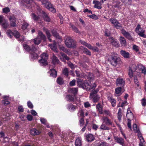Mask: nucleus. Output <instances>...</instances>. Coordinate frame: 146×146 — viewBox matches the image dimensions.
Wrapping results in <instances>:
<instances>
[{
    "mask_svg": "<svg viewBox=\"0 0 146 146\" xmlns=\"http://www.w3.org/2000/svg\"><path fill=\"white\" fill-rule=\"evenodd\" d=\"M76 79V83L79 87L82 88L86 91L90 90L92 89V90L90 91H96L94 90L96 86V85L95 83L93 84L92 86H91V83H88V81L86 80H85L83 82V80L82 79L78 78Z\"/></svg>",
    "mask_w": 146,
    "mask_h": 146,
    "instance_id": "obj_1",
    "label": "nucleus"
},
{
    "mask_svg": "<svg viewBox=\"0 0 146 146\" xmlns=\"http://www.w3.org/2000/svg\"><path fill=\"white\" fill-rule=\"evenodd\" d=\"M23 47L26 51L29 52L32 59H35L38 58L37 54L35 53L38 50L37 48L35 46L33 45L30 47L28 45L25 44L23 45Z\"/></svg>",
    "mask_w": 146,
    "mask_h": 146,
    "instance_id": "obj_2",
    "label": "nucleus"
},
{
    "mask_svg": "<svg viewBox=\"0 0 146 146\" xmlns=\"http://www.w3.org/2000/svg\"><path fill=\"white\" fill-rule=\"evenodd\" d=\"M76 42L70 37H67L65 38V43L68 48H75L76 47Z\"/></svg>",
    "mask_w": 146,
    "mask_h": 146,
    "instance_id": "obj_3",
    "label": "nucleus"
},
{
    "mask_svg": "<svg viewBox=\"0 0 146 146\" xmlns=\"http://www.w3.org/2000/svg\"><path fill=\"white\" fill-rule=\"evenodd\" d=\"M121 59L118 57L117 54L113 52V54L111 56L110 62L111 64L114 66H116L119 63Z\"/></svg>",
    "mask_w": 146,
    "mask_h": 146,
    "instance_id": "obj_4",
    "label": "nucleus"
},
{
    "mask_svg": "<svg viewBox=\"0 0 146 146\" xmlns=\"http://www.w3.org/2000/svg\"><path fill=\"white\" fill-rule=\"evenodd\" d=\"M41 59L39 60L41 66H45L48 65V62L47 61L48 58V55L46 53H43L41 55Z\"/></svg>",
    "mask_w": 146,
    "mask_h": 146,
    "instance_id": "obj_5",
    "label": "nucleus"
},
{
    "mask_svg": "<svg viewBox=\"0 0 146 146\" xmlns=\"http://www.w3.org/2000/svg\"><path fill=\"white\" fill-rule=\"evenodd\" d=\"M135 31L140 36L144 38L146 37V35L144 34L145 30L141 27L140 25H137L135 29Z\"/></svg>",
    "mask_w": 146,
    "mask_h": 146,
    "instance_id": "obj_6",
    "label": "nucleus"
},
{
    "mask_svg": "<svg viewBox=\"0 0 146 146\" xmlns=\"http://www.w3.org/2000/svg\"><path fill=\"white\" fill-rule=\"evenodd\" d=\"M10 21V25L11 27H15L17 25L16 24V18L14 15L10 16L9 17Z\"/></svg>",
    "mask_w": 146,
    "mask_h": 146,
    "instance_id": "obj_7",
    "label": "nucleus"
},
{
    "mask_svg": "<svg viewBox=\"0 0 146 146\" xmlns=\"http://www.w3.org/2000/svg\"><path fill=\"white\" fill-rule=\"evenodd\" d=\"M109 40L111 44L116 48H118L119 45L117 40L115 38L111 36L109 38Z\"/></svg>",
    "mask_w": 146,
    "mask_h": 146,
    "instance_id": "obj_8",
    "label": "nucleus"
},
{
    "mask_svg": "<svg viewBox=\"0 0 146 146\" xmlns=\"http://www.w3.org/2000/svg\"><path fill=\"white\" fill-rule=\"evenodd\" d=\"M110 21L116 29H118L121 27V25L116 19L111 18L110 19Z\"/></svg>",
    "mask_w": 146,
    "mask_h": 146,
    "instance_id": "obj_9",
    "label": "nucleus"
},
{
    "mask_svg": "<svg viewBox=\"0 0 146 146\" xmlns=\"http://www.w3.org/2000/svg\"><path fill=\"white\" fill-rule=\"evenodd\" d=\"M90 98H93L94 102L96 103L99 100L100 97L97 94V92H92L90 94Z\"/></svg>",
    "mask_w": 146,
    "mask_h": 146,
    "instance_id": "obj_10",
    "label": "nucleus"
},
{
    "mask_svg": "<svg viewBox=\"0 0 146 146\" xmlns=\"http://www.w3.org/2000/svg\"><path fill=\"white\" fill-rule=\"evenodd\" d=\"M121 32L122 34L126 38L130 40H133V38L131 36L130 34L128 32H127L124 29H123L121 30Z\"/></svg>",
    "mask_w": 146,
    "mask_h": 146,
    "instance_id": "obj_11",
    "label": "nucleus"
},
{
    "mask_svg": "<svg viewBox=\"0 0 146 146\" xmlns=\"http://www.w3.org/2000/svg\"><path fill=\"white\" fill-rule=\"evenodd\" d=\"M114 139L115 142L122 145L124 144V140L121 137L115 136L114 137Z\"/></svg>",
    "mask_w": 146,
    "mask_h": 146,
    "instance_id": "obj_12",
    "label": "nucleus"
},
{
    "mask_svg": "<svg viewBox=\"0 0 146 146\" xmlns=\"http://www.w3.org/2000/svg\"><path fill=\"white\" fill-rule=\"evenodd\" d=\"M116 83L117 86L123 87L125 84V81L122 78H118L116 81Z\"/></svg>",
    "mask_w": 146,
    "mask_h": 146,
    "instance_id": "obj_13",
    "label": "nucleus"
},
{
    "mask_svg": "<svg viewBox=\"0 0 146 146\" xmlns=\"http://www.w3.org/2000/svg\"><path fill=\"white\" fill-rule=\"evenodd\" d=\"M42 18L44 21L47 22H49L50 21L51 19L48 16V14L43 11H42Z\"/></svg>",
    "mask_w": 146,
    "mask_h": 146,
    "instance_id": "obj_14",
    "label": "nucleus"
},
{
    "mask_svg": "<svg viewBox=\"0 0 146 146\" xmlns=\"http://www.w3.org/2000/svg\"><path fill=\"white\" fill-rule=\"evenodd\" d=\"M73 94V95H68L66 96V98L68 101L69 102H72L74 101V98L76 97L75 95L77 94V92H74Z\"/></svg>",
    "mask_w": 146,
    "mask_h": 146,
    "instance_id": "obj_15",
    "label": "nucleus"
},
{
    "mask_svg": "<svg viewBox=\"0 0 146 146\" xmlns=\"http://www.w3.org/2000/svg\"><path fill=\"white\" fill-rule=\"evenodd\" d=\"M45 7L53 13H54L56 12L55 9L54 8L53 5L50 2L47 5H46Z\"/></svg>",
    "mask_w": 146,
    "mask_h": 146,
    "instance_id": "obj_16",
    "label": "nucleus"
},
{
    "mask_svg": "<svg viewBox=\"0 0 146 146\" xmlns=\"http://www.w3.org/2000/svg\"><path fill=\"white\" fill-rule=\"evenodd\" d=\"M126 117L128 120H131L130 119H132L133 117V115L129 108H128L127 110L126 114Z\"/></svg>",
    "mask_w": 146,
    "mask_h": 146,
    "instance_id": "obj_17",
    "label": "nucleus"
},
{
    "mask_svg": "<svg viewBox=\"0 0 146 146\" xmlns=\"http://www.w3.org/2000/svg\"><path fill=\"white\" fill-rule=\"evenodd\" d=\"M120 53L121 55L125 58H129L130 57L129 53L125 50H121L120 51Z\"/></svg>",
    "mask_w": 146,
    "mask_h": 146,
    "instance_id": "obj_18",
    "label": "nucleus"
},
{
    "mask_svg": "<svg viewBox=\"0 0 146 146\" xmlns=\"http://www.w3.org/2000/svg\"><path fill=\"white\" fill-rule=\"evenodd\" d=\"M86 140L88 142H91L94 141L95 139V137L92 134H89L87 135L86 137Z\"/></svg>",
    "mask_w": 146,
    "mask_h": 146,
    "instance_id": "obj_19",
    "label": "nucleus"
},
{
    "mask_svg": "<svg viewBox=\"0 0 146 146\" xmlns=\"http://www.w3.org/2000/svg\"><path fill=\"white\" fill-rule=\"evenodd\" d=\"M102 119L103 121V123H105L107 125H111L112 124V122L107 117H103Z\"/></svg>",
    "mask_w": 146,
    "mask_h": 146,
    "instance_id": "obj_20",
    "label": "nucleus"
},
{
    "mask_svg": "<svg viewBox=\"0 0 146 146\" xmlns=\"http://www.w3.org/2000/svg\"><path fill=\"white\" fill-rule=\"evenodd\" d=\"M52 33L54 36L56 38L61 39V37L60 36L58 33H57L56 29H53L52 30Z\"/></svg>",
    "mask_w": 146,
    "mask_h": 146,
    "instance_id": "obj_21",
    "label": "nucleus"
},
{
    "mask_svg": "<svg viewBox=\"0 0 146 146\" xmlns=\"http://www.w3.org/2000/svg\"><path fill=\"white\" fill-rule=\"evenodd\" d=\"M30 132L31 134L33 135H38L40 133V131L35 128L31 129L30 130Z\"/></svg>",
    "mask_w": 146,
    "mask_h": 146,
    "instance_id": "obj_22",
    "label": "nucleus"
},
{
    "mask_svg": "<svg viewBox=\"0 0 146 146\" xmlns=\"http://www.w3.org/2000/svg\"><path fill=\"white\" fill-rule=\"evenodd\" d=\"M50 73V76L51 77L56 78L57 76V72L54 69H50L49 72Z\"/></svg>",
    "mask_w": 146,
    "mask_h": 146,
    "instance_id": "obj_23",
    "label": "nucleus"
},
{
    "mask_svg": "<svg viewBox=\"0 0 146 146\" xmlns=\"http://www.w3.org/2000/svg\"><path fill=\"white\" fill-rule=\"evenodd\" d=\"M48 46L54 52H58L57 50L56 44L54 41V43L53 44H48Z\"/></svg>",
    "mask_w": 146,
    "mask_h": 146,
    "instance_id": "obj_24",
    "label": "nucleus"
},
{
    "mask_svg": "<svg viewBox=\"0 0 146 146\" xmlns=\"http://www.w3.org/2000/svg\"><path fill=\"white\" fill-rule=\"evenodd\" d=\"M37 37L39 38L41 40H42L43 41H45V36L40 31H38V36Z\"/></svg>",
    "mask_w": 146,
    "mask_h": 146,
    "instance_id": "obj_25",
    "label": "nucleus"
},
{
    "mask_svg": "<svg viewBox=\"0 0 146 146\" xmlns=\"http://www.w3.org/2000/svg\"><path fill=\"white\" fill-rule=\"evenodd\" d=\"M108 99L110 102L113 107L115 106L116 101L112 97L108 96Z\"/></svg>",
    "mask_w": 146,
    "mask_h": 146,
    "instance_id": "obj_26",
    "label": "nucleus"
},
{
    "mask_svg": "<svg viewBox=\"0 0 146 146\" xmlns=\"http://www.w3.org/2000/svg\"><path fill=\"white\" fill-rule=\"evenodd\" d=\"M52 61L53 64L54 65L58 64L60 62L57 57L54 55H53L52 57Z\"/></svg>",
    "mask_w": 146,
    "mask_h": 146,
    "instance_id": "obj_27",
    "label": "nucleus"
},
{
    "mask_svg": "<svg viewBox=\"0 0 146 146\" xmlns=\"http://www.w3.org/2000/svg\"><path fill=\"white\" fill-rule=\"evenodd\" d=\"M121 2L113 0L112 1V4H113V7L115 8H119L120 6V5Z\"/></svg>",
    "mask_w": 146,
    "mask_h": 146,
    "instance_id": "obj_28",
    "label": "nucleus"
},
{
    "mask_svg": "<svg viewBox=\"0 0 146 146\" xmlns=\"http://www.w3.org/2000/svg\"><path fill=\"white\" fill-rule=\"evenodd\" d=\"M93 3L95 4V5L94 6L95 8H97L98 9H101L102 8L101 7V3L98 1H94Z\"/></svg>",
    "mask_w": 146,
    "mask_h": 146,
    "instance_id": "obj_29",
    "label": "nucleus"
},
{
    "mask_svg": "<svg viewBox=\"0 0 146 146\" xmlns=\"http://www.w3.org/2000/svg\"><path fill=\"white\" fill-rule=\"evenodd\" d=\"M32 18L35 21H37L39 20L40 17L38 15H36L34 13H32L31 15Z\"/></svg>",
    "mask_w": 146,
    "mask_h": 146,
    "instance_id": "obj_30",
    "label": "nucleus"
},
{
    "mask_svg": "<svg viewBox=\"0 0 146 146\" xmlns=\"http://www.w3.org/2000/svg\"><path fill=\"white\" fill-rule=\"evenodd\" d=\"M80 48L83 50V52L84 53L86 54L87 55L89 56H90L91 55V52L86 48H85L83 47L82 46Z\"/></svg>",
    "mask_w": 146,
    "mask_h": 146,
    "instance_id": "obj_31",
    "label": "nucleus"
},
{
    "mask_svg": "<svg viewBox=\"0 0 146 146\" xmlns=\"http://www.w3.org/2000/svg\"><path fill=\"white\" fill-rule=\"evenodd\" d=\"M97 109L99 111V112L100 114H103L102 108L100 103H98L96 105Z\"/></svg>",
    "mask_w": 146,
    "mask_h": 146,
    "instance_id": "obj_32",
    "label": "nucleus"
},
{
    "mask_svg": "<svg viewBox=\"0 0 146 146\" xmlns=\"http://www.w3.org/2000/svg\"><path fill=\"white\" fill-rule=\"evenodd\" d=\"M102 123L100 127V129H101L104 130H109L110 128L106 125V124H105Z\"/></svg>",
    "mask_w": 146,
    "mask_h": 146,
    "instance_id": "obj_33",
    "label": "nucleus"
},
{
    "mask_svg": "<svg viewBox=\"0 0 146 146\" xmlns=\"http://www.w3.org/2000/svg\"><path fill=\"white\" fill-rule=\"evenodd\" d=\"M87 79L90 81L93 80L94 79L93 74L92 73L89 72L87 76Z\"/></svg>",
    "mask_w": 146,
    "mask_h": 146,
    "instance_id": "obj_34",
    "label": "nucleus"
},
{
    "mask_svg": "<svg viewBox=\"0 0 146 146\" xmlns=\"http://www.w3.org/2000/svg\"><path fill=\"white\" fill-rule=\"evenodd\" d=\"M6 34L7 36L10 38H12L13 35V32L10 29H9L7 31Z\"/></svg>",
    "mask_w": 146,
    "mask_h": 146,
    "instance_id": "obj_35",
    "label": "nucleus"
},
{
    "mask_svg": "<svg viewBox=\"0 0 146 146\" xmlns=\"http://www.w3.org/2000/svg\"><path fill=\"white\" fill-rule=\"evenodd\" d=\"M56 82L57 83L60 85L63 84L64 83L63 78L60 77H59L57 78Z\"/></svg>",
    "mask_w": 146,
    "mask_h": 146,
    "instance_id": "obj_36",
    "label": "nucleus"
},
{
    "mask_svg": "<svg viewBox=\"0 0 146 146\" xmlns=\"http://www.w3.org/2000/svg\"><path fill=\"white\" fill-rule=\"evenodd\" d=\"M119 39L120 43L122 45L125 46L126 44V42L125 38L121 36L120 37Z\"/></svg>",
    "mask_w": 146,
    "mask_h": 146,
    "instance_id": "obj_37",
    "label": "nucleus"
},
{
    "mask_svg": "<svg viewBox=\"0 0 146 146\" xmlns=\"http://www.w3.org/2000/svg\"><path fill=\"white\" fill-rule=\"evenodd\" d=\"M121 110L120 108H119L118 110V112L117 113V118L119 121L120 122L121 120Z\"/></svg>",
    "mask_w": 146,
    "mask_h": 146,
    "instance_id": "obj_38",
    "label": "nucleus"
},
{
    "mask_svg": "<svg viewBox=\"0 0 146 146\" xmlns=\"http://www.w3.org/2000/svg\"><path fill=\"white\" fill-rule=\"evenodd\" d=\"M4 29H7L9 26L8 21L7 20L0 25Z\"/></svg>",
    "mask_w": 146,
    "mask_h": 146,
    "instance_id": "obj_39",
    "label": "nucleus"
},
{
    "mask_svg": "<svg viewBox=\"0 0 146 146\" xmlns=\"http://www.w3.org/2000/svg\"><path fill=\"white\" fill-rule=\"evenodd\" d=\"M75 144L76 146H82L81 140L79 138H78L76 139Z\"/></svg>",
    "mask_w": 146,
    "mask_h": 146,
    "instance_id": "obj_40",
    "label": "nucleus"
},
{
    "mask_svg": "<svg viewBox=\"0 0 146 146\" xmlns=\"http://www.w3.org/2000/svg\"><path fill=\"white\" fill-rule=\"evenodd\" d=\"M13 35L16 38H17L20 37V34L18 31H14L13 32Z\"/></svg>",
    "mask_w": 146,
    "mask_h": 146,
    "instance_id": "obj_41",
    "label": "nucleus"
},
{
    "mask_svg": "<svg viewBox=\"0 0 146 146\" xmlns=\"http://www.w3.org/2000/svg\"><path fill=\"white\" fill-rule=\"evenodd\" d=\"M41 42V40L38 37L34 39V44L36 45H38L40 44Z\"/></svg>",
    "mask_w": 146,
    "mask_h": 146,
    "instance_id": "obj_42",
    "label": "nucleus"
},
{
    "mask_svg": "<svg viewBox=\"0 0 146 146\" xmlns=\"http://www.w3.org/2000/svg\"><path fill=\"white\" fill-rule=\"evenodd\" d=\"M139 69H141L142 71L141 72L144 73V74H146V69L142 65H140L139 66Z\"/></svg>",
    "mask_w": 146,
    "mask_h": 146,
    "instance_id": "obj_43",
    "label": "nucleus"
},
{
    "mask_svg": "<svg viewBox=\"0 0 146 146\" xmlns=\"http://www.w3.org/2000/svg\"><path fill=\"white\" fill-rule=\"evenodd\" d=\"M71 26L72 28V29L73 31L77 33H80V32L79 31L78 28H76L75 26L73 25H71Z\"/></svg>",
    "mask_w": 146,
    "mask_h": 146,
    "instance_id": "obj_44",
    "label": "nucleus"
},
{
    "mask_svg": "<svg viewBox=\"0 0 146 146\" xmlns=\"http://www.w3.org/2000/svg\"><path fill=\"white\" fill-rule=\"evenodd\" d=\"M129 69L133 71H135L137 69V66L135 64H131L130 65Z\"/></svg>",
    "mask_w": 146,
    "mask_h": 146,
    "instance_id": "obj_45",
    "label": "nucleus"
},
{
    "mask_svg": "<svg viewBox=\"0 0 146 146\" xmlns=\"http://www.w3.org/2000/svg\"><path fill=\"white\" fill-rule=\"evenodd\" d=\"M68 69L67 68H64L62 71L63 74L66 76H68Z\"/></svg>",
    "mask_w": 146,
    "mask_h": 146,
    "instance_id": "obj_46",
    "label": "nucleus"
},
{
    "mask_svg": "<svg viewBox=\"0 0 146 146\" xmlns=\"http://www.w3.org/2000/svg\"><path fill=\"white\" fill-rule=\"evenodd\" d=\"M60 50H62L63 52L66 53H68L69 52L68 50L67 49L63 46H60L59 47Z\"/></svg>",
    "mask_w": 146,
    "mask_h": 146,
    "instance_id": "obj_47",
    "label": "nucleus"
},
{
    "mask_svg": "<svg viewBox=\"0 0 146 146\" xmlns=\"http://www.w3.org/2000/svg\"><path fill=\"white\" fill-rule=\"evenodd\" d=\"M44 30L48 38H50L51 36V35L49 31L47 29H44Z\"/></svg>",
    "mask_w": 146,
    "mask_h": 146,
    "instance_id": "obj_48",
    "label": "nucleus"
},
{
    "mask_svg": "<svg viewBox=\"0 0 146 146\" xmlns=\"http://www.w3.org/2000/svg\"><path fill=\"white\" fill-rule=\"evenodd\" d=\"M44 30L48 38H50L51 36V35L49 31L47 29H44Z\"/></svg>",
    "mask_w": 146,
    "mask_h": 146,
    "instance_id": "obj_49",
    "label": "nucleus"
},
{
    "mask_svg": "<svg viewBox=\"0 0 146 146\" xmlns=\"http://www.w3.org/2000/svg\"><path fill=\"white\" fill-rule=\"evenodd\" d=\"M135 71H133L129 69V72H128V75L130 78H131L133 77V72Z\"/></svg>",
    "mask_w": 146,
    "mask_h": 146,
    "instance_id": "obj_50",
    "label": "nucleus"
},
{
    "mask_svg": "<svg viewBox=\"0 0 146 146\" xmlns=\"http://www.w3.org/2000/svg\"><path fill=\"white\" fill-rule=\"evenodd\" d=\"M29 24L28 23L24 22L23 23L22 25V29L23 30H25L26 29L28 26Z\"/></svg>",
    "mask_w": 146,
    "mask_h": 146,
    "instance_id": "obj_51",
    "label": "nucleus"
},
{
    "mask_svg": "<svg viewBox=\"0 0 146 146\" xmlns=\"http://www.w3.org/2000/svg\"><path fill=\"white\" fill-rule=\"evenodd\" d=\"M3 13L7 14L10 11V9L9 7H6L3 9Z\"/></svg>",
    "mask_w": 146,
    "mask_h": 146,
    "instance_id": "obj_52",
    "label": "nucleus"
},
{
    "mask_svg": "<svg viewBox=\"0 0 146 146\" xmlns=\"http://www.w3.org/2000/svg\"><path fill=\"white\" fill-rule=\"evenodd\" d=\"M6 20L3 15H0V25L2 23L5 22Z\"/></svg>",
    "mask_w": 146,
    "mask_h": 146,
    "instance_id": "obj_53",
    "label": "nucleus"
},
{
    "mask_svg": "<svg viewBox=\"0 0 146 146\" xmlns=\"http://www.w3.org/2000/svg\"><path fill=\"white\" fill-rule=\"evenodd\" d=\"M2 103L5 106L8 105L10 104L9 102L8 101L7 99L5 98V100L2 101Z\"/></svg>",
    "mask_w": 146,
    "mask_h": 146,
    "instance_id": "obj_54",
    "label": "nucleus"
},
{
    "mask_svg": "<svg viewBox=\"0 0 146 146\" xmlns=\"http://www.w3.org/2000/svg\"><path fill=\"white\" fill-rule=\"evenodd\" d=\"M99 146H110L109 144L105 142H102L99 145Z\"/></svg>",
    "mask_w": 146,
    "mask_h": 146,
    "instance_id": "obj_55",
    "label": "nucleus"
},
{
    "mask_svg": "<svg viewBox=\"0 0 146 146\" xmlns=\"http://www.w3.org/2000/svg\"><path fill=\"white\" fill-rule=\"evenodd\" d=\"M41 2L42 4L44 5V6L45 7L46 5H47L50 2L48 0H42Z\"/></svg>",
    "mask_w": 146,
    "mask_h": 146,
    "instance_id": "obj_56",
    "label": "nucleus"
},
{
    "mask_svg": "<svg viewBox=\"0 0 146 146\" xmlns=\"http://www.w3.org/2000/svg\"><path fill=\"white\" fill-rule=\"evenodd\" d=\"M68 65L69 67H70L71 69H74L75 66L74 64H73L72 63L70 62H69L68 63Z\"/></svg>",
    "mask_w": 146,
    "mask_h": 146,
    "instance_id": "obj_57",
    "label": "nucleus"
},
{
    "mask_svg": "<svg viewBox=\"0 0 146 146\" xmlns=\"http://www.w3.org/2000/svg\"><path fill=\"white\" fill-rule=\"evenodd\" d=\"M105 35L107 36H109L110 35V32L109 31V30L106 29L105 31Z\"/></svg>",
    "mask_w": 146,
    "mask_h": 146,
    "instance_id": "obj_58",
    "label": "nucleus"
},
{
    "mask_svg": "<svg viewBox=\"0 0 146 146\" xmlns=\"http://www.w3.org/2000/svg\"><path fill=\"white\" fill-rule=\"evenodd\" d=\"M88 17L97 20L98 19V17L95 14L89 15L88 16Z\"/></svg>",
    "mask_w": 146,
    "mask_h": 146,
    "instance_id": "obj_59",
    "label": "nucleus"
},
{
    "mask_svg": "<svg viewBox=\"0 0 146 146\" xmlns=\"http://www.w3.org/2000/svg\"><path fill=\"white\" fill-rule=\"evenodd\" d=\"M75 72L76 75L77 77H78L79 78H81L82 77V74L80 72L76 70L75 71Z\"/></svg>",
    "mask_w": 146,
    "mask_h": 146,
    "instance_id": "obj_60",
    "label": "nucleus"
},
{
    "mask_svg": "<svg viewBox=\"0 0 146 146\" xmlns=\"http://www.w3.org/2000/svg\"><path fill=\"white\" fill-rule=\"evenodd\" d=\"M27 105L28 107L29 108L32 109L33 108V105L32 104L30 101H28V102L27 103Z\"/></svg>",
    "mask_w": 146,
    "mask_h": 146,
    "instance_id": "obj_61",
    "label": "nucleus"
},
{
    "mask_svg": "<svg viewBox=\"0 0 146 146\" xmlns=\"http://www.w3.org/2000/svg\"><path fill=\"white\" fill-rule=\"evenodd\" d=\"M76 80L75 79L72 80L69 83V85L70 86H73L75 85Z\"/></svg>",
    "mask_w": 146,
    "mask_h": 146,
    "instance_id": "obj_62",
    "label": "nucleus"
},
{
    "mask_svg": "<svg viewBox=\"0 0 146 146\" xmlns=\"http://www.w3.org/2000/svg\"><path fill=\"white\" fill-rule=\"evenodd\" d=\"M123 87H119L116 88L115 89V91H123Z\"/></svg>",
    "mask_w": 146,
    "mask_h": 146,
    "instance_id": "obj_63",
    "label": "nucleus"
},
{
    "mask_svg": "<svg viewBox=\"0 0 146 146\" xmlns=\"http://www.w3.org/2000/svg\"><path fill=\"white\" fill-rule=\"evenodd\" d=\"M141 101L142 105L145 106L146 105V99L143 98L142 99Z\"/></svg>",
    "mask_w": 146,
    "mask_h": 146,
    "instance_id": "obj_64",
    "label": "nucleus"
}]
</instances>
